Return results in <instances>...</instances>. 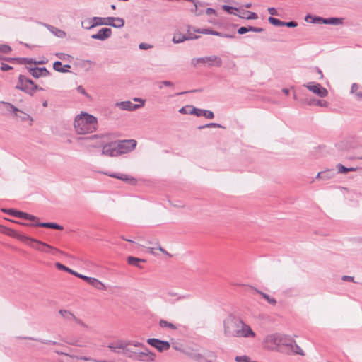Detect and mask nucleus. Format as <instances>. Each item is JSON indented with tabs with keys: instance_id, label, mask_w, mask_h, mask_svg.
<instances>
[{
	"instance_id": "nucleus-36",
	"label": "nucleus",
	"mask_w": 362,
	"mask_h": 362,
	"mask_svg": "<svg viewBox=\"0 0 362 362\" xmlns=\"http://www.w3.org/2000/svg\"><path fill=\"white\" fill-rule=\"evenodd\" d=\"M55 266L59 270L65 271V272H68L69 274H73L75 276L77 275L78 272H76L69 269V267L64 266V264H61L59 262H57L55 264Z\"/></svg>"
},
{
	"instance_id": "nucleus-45",
	"label": "nucleus",
	"mask_w": 362,
	"mask_h": 362,
	"mask_svg": "<svg viewBox=\"0 0 362 362\" xmlns=\"http://www.w3.org/2000/svg\"><path fill=\"white\" fill-rule=\"evenodd\" d=\"M190 30H191V27L189 25L188 30H187V33L185 35V37L187 38V40L198 39L199 37V36L196 35L194 33H192Z\"/></svg>"
},
{
	"instance_id": "nucleus-38",
	"label": "nucleus",
	"mask_w": 362,
	"mask_h": 362,
	"mask_svg": "<svg viewBox=\"0 0 362 362\" xmlns=\"http://www.w3.org/2000/svg\"><path fill=\"white\" fill-rule=\"evenodd\" d=\"M185 40H187L185 35L181 33H176L173 37V42L175 44L183 42Z\"/></svg>"
},
{
	"instance_id": "nucleus-40",
	"label": "nucleus",
	"mask_w": 362,
	"mask_h": 362,
	"mask_svg": "<svg viewBox=\"0 0 362 362\" xmlns=\"http://www.w3.org/2000/svg\"><path fill=\"white\" fill-rule=\"evenodd\" d=\"M293 354H299L300 356H304V351L296 343L295 340L293 339Z\"/></svg>"
},
{
	"instance_id": "nucleus-51",
	"label": "nucleus",
	"mask_w": 362,
	"mask_h": 362,
	"mask_svg": "<svg viewBox=\"0 0 362 362\" xmlns=\"http://www.w3.org/2000/svg\"><path fill=\"white\" fill-rule=\"evenodd\" d=\"M47 62V60H40V61H36L32 58H30L29 59V61H28V64H36V65H39V64H45Z\"/></svg>"
},
{
	"instance_id": "nucleus-23",
	"label": "nucleus",
	"mask_w": 362,
	"mask_h": 362,
	"mask_svg": "<svg viewBox=\"0 0 362 362\" xmlns=\"http://www.w3.org/2000/svg\"><path fill=\"white\" fill-rule=\"evenodd\" d=\"M107 20L108 22L111 23L109 25L110 26H112L114 28H120L124 26V21L122 18L119 17H107Z\"/></svg>"
},
{
	"instance_id": "nucleus-27",
	"label": "nucleus",
	"mask_w": 362,
	"mask_h": 362,
	"mask_svg": "<svg viewBox=\"0 0 362 362\" xmlns=\"http://www.w3.org/2000/svg\"><path fill=\"white\" fill-rule=\"evenodd\" d=\"M33 226L36 227H43V228H52L55 230H63V227L57 223H34Z\"/></svg>"
},
{
	"instance_id": "nucleus-62",
	"label": "nucleus",
	"mask_w": 362,
	"mask_h": 362,
	"mask_svg": "<svg viewBox=\"0 0 362 362\" xmlns=\"http://www.w3.org/2000/svg\"><path fill=\"white\" fill-rule=\"evenodd\" d=\"M12 69H13V67L7 64H4V63L1 64V69L3 71H7L11 70Z\"/></svg>"
},
{
	"instance_id": "nucleus-25",
	"label": "nucleus",
	"mask_w": 362,
	"mask_h": 362,
	"mask_svg": "<svg viewBox=\"0 0 362 362\" xmlns=\"http://www.w3.org/2000/svg\"><path fill=\"white\" fill-rule=\"evenodd\" d=\"M206 59L209 66L220 67L223 63L222 59L216 55L208 56Z\"/></svg>"
},
{
	"instance_id": "nucleus-49",
	"label": "nucleus",
	"mask_w": 362,
	"mask_h": 362,
	"mask_svg": "<svg viewBox=\"0 0 362 362\" xmlns=\"http://www.w3.org/2000/svg\"><path fill=\"white\" fill-rule=\"evenodd\" d=\"M0 52L4 54H8L11 52V47L7 45H0Z\"/></svg>"
},
{
	"instance_id": "nucleus-2",
	"label": "nucleus",
	"mask_w": 362,
	"mask_h": 362,
	"mask_svg": "<svg viewBox=\"0 0 362 362\" xmlns=\"http://www.w3.org/2000/svg\"><path fill=\"white\" fill-rule=\"evenodd\" d=\"M266 342L270 344L268 346L270 350L288 355L293 354V339L289 336L281 334H270L266 337Z\"/></svg>"
},
{
	"instance_id": "nucleus-29",
	"label": "nucleus",
	"mask_w": 362,
	"mask_h": 362,
	"mask_svg": "<svg viewBox=\"0 0 362 362\" xmlns=\"http://www.w3.org/2000/svg\"><path fill=\"white\" fill-rule=\"evenodd\" d=\"M146 262V260L144 259H140V258L134 257H132V256H129V257H127V262L129 264L136 266V267H139V268H141V266L139 265V263L140 262Z\"/></svg>"
},
{
	"instance_id": "nucleus-30",
	"label": "nucleus",
	"mask_w": 362,
	"mask_h": 362,
	"mask_svg": "<svg viewBox=\"0 0 362 362\" xmlns=\"http://www.w3.org/2000/svg\"><path fill=\"white\" fill-rule=\"evenodd\" d=\"M255 291L260 294L262 298L265 299L270 305H275L276 304V300L275 298L270 297L269 295L260 291L258 289L255 288Z\"/></svg>"
},
{
	"instance_id": "nucleus-59",
	"label": "nucleus",
	"mask_w": 362,
	"mask_h": 362,
	"mask_svg": "<svg viewBox=\"0 0 362 362\" xmlns=\"http://www.w3.org/2000/svg\"><path fill=\"white\" fill-rule=\"evenodd\" d=\"M298 25V23L296 21H289V22H284L283 26H287L288 28H295Z\"/></svg>"
},
{
	"instance_id": "nucleus-32",
	"label": "nucleus",
	"mask_w": 362,
	"mask_h": 362,
	"mask_svg": "<svg viewBox=\"0 0 362 362\" xmlns=\"http://www.w3.org/2000/svg\"><path fill=\"white\" fill-rule=\"evenodd\" d=\"M90 285L93 286L95 288L98 290H105L106 286L99 280H98L95 278H92V280L90 283H89Z\"/></svg>"
},
{
	"instance_id": "nucleus-26",
	"label": "nucleus",
	"mask_w": 362,
	"mask_h": 362,
	"mask_svg": "<svg viewBox=\"0 0 362 362\" xmlns=\"http://www.w3.org/2000/svg\"><path fill=\"white\" fill-rule=\"evenodd\" d=\"M350 93L351 95H354L357 100H361L362 99V90L358 83H354L352 84Z\"/></svg>"
},
{
	"instance_id": "nucleus-31",
	"label": "nucleus",
	"mask_w": 362,
	"mask_h": 362,
	"mask_svg": "<svg viewBox=\"0 0 362 362\" xmlns=\"http://www.w3.org/2000/svg\"><path fill=\"white\" fill-rule=\"evenodd\" d=\"M323 23L329 24L334 25H338L342 24V19L339 18H328L323 20Z\"/></svg>"
},
{
	"instance_id": "nucleus-4",
	"label": "nucleus",
	"mask_w": 362,
	"mask_h": 362,
	"mask_svg": "<svg viewBox=\"0 0 362 362\" xmlns=\"http://www.w3.org/2000/svg\"><path fill=\"white\" fill-rule=\"evenodd\" d=\"M18 238L23 243L42 252L49 253L52 252H60L58 249L54 248L45 243L35 238H29L22 234H19L18 235Z\"/></svg>"
},
{
	"instance_id": "nucleus-44",
	"label": "nucleus",
	"mask_w": 362,
	"mask_h": 362,
	"mask_svg": "<svg viewBox=\"0 0 362 362\" xmlns=\"http://www.w3.org/2000/svg\"><path fill=\"white\" fill-rule=\"evenodd\" d=\"M55 55L57 58L63 61L70 62L71 59L72 58L70 55L62 52L56 53Z\"/></svg>"
},
{
	"instance_id": "nucleus-16",
	"label": "nucleus",
	"mask_w": 362,
	"mask_h": 362,
	"mask_svg": "<svg viewBox=\"0 0 362 362\" xmlns=\"http://www.w3.org/2000/svg\"><path fill=\"white\" fill-rule=\"evenodd\" d=\"M144 351H137L133 360L141 361H153L155 354L151 351H148L146 347H144Z\"/></svg>"
},
{
	"instance_id": "nucleus-54",
	"label": "nucleus",
	"mask_w": 362,
	"mask_h": 362,
	"mask_svg": "<svg viewBox=\"0 0 362 362\" xmlns=\"http://www.w3.org/2000/svg\"><path fill=\"white\" fill-rule=\"evenodd\" d=\"M163 86L173 87L174 83L170 81H163L159 84V88H162Z\"/></svg>"
},
{
	"instance_id": "nucleus-41",
	"label": "nucleus",
	"mask_w": 362,
	"mask_h": 362,
	"mask_svg": "<svg viewBox=\"0 0 362 362\" xmlns=\"http://www.w3.org/2000/svg\"><path fill=\"white\" fill-rule=\"evenodd\" d=\"M18 117L21 119V121L25 122V121H33L32 117L26 114L21 110V112H17Z\"/></svg>"
},
{
	"instance_id": "nucleus-57",
	"label": "nucleus",
	"mask_w": 362,
	"mask_h": 362,
	"mask_svg": "<svg viewBox=\"0 0 362 362\" xmlns=\"http://www.w3.org/2000/svg\"><path fill=\"white\" fill-rule=\"evenodd\" d=\"M222 8H223V10H224L225 11H227L228 13H231V14H232V13H233V11H234V10H236V8H235L232 7V6H228V5H223V6H222Z\"/></svg>"
},
{
	"instance_id": "nucleus-14",
	"label": "nucleus",
	"mask_w": 362,
	"mask_h": 362,
	"mask_svg": "<svg viewBox=\"0 0 362 362\" xmlns=\"http://www.w3.org/2000/svg\"><path fill=\"white\" fill-rule=\"evenodd\" d=\"M132 344L134 346H142V344H141L139 342H135V341H132L118 340L117 341L110 344L107 346L110 349H122V353L127 345H132Z\"/></svg>"
},
{
	"instance_id": "nucleus-53",
	"label": "nucleus",
	"mask_w": 362,
	"mask_h": 362,
	"mask_svg": "<svg viewBox=\"0 0 362 362\" xmlns=\"http://www.w3.org/2000/svg\"><path fill=\"white\" fill-rule=\"evenodd\" d=\"M76 276L84 280L88 284L90 283L92 278H93V277L86 276L81 274L79 273H77V275Z\"/></svg>"
},
{
	"instance_id": "nucleus-50",
	"label": "nucleus",
	"mask_w": 362,
	"mask_h": 362,
	"mask_svg": "<svg viewBox=\"0 0 362 362\" xmlns=\"http://www.w3.org/2000/svg\"><path fill=\"white\" fill-rule=\"evenodd\" d=\"M24 339H30V340H35V341H40L42 343L48 344H57L55 341H51V340H41L40 339H35V338H33V337H25Z\"/></svg>"
},
{
	"instance_id": "nucleus-63",
	"label": "nucleus",
	"mask_w": 362,
	"mask_h": 362,
	"mask_svg": "<svg viewBox=\"0 0 362 362\" xmlns=\"http://www.w3.org/2000/svg\"><path fill=\"white\" fill-rule=\"evenodd\" d=\"M30 58H17V61L21 64H28V61Z\"/></svg>"
},
{
	"instance_id": "nucleus-20",
	"label": "nucleus",
	"mask_w": 362,
	"mask_h": 362,
	"mask_svg": "<svg viewBox=\"0 0 362 362\" xmlns=\"http://www.w3.org/2000/svg\"><path fill=\"white\" fill-rule=\"evenodd\" d=\"M115 106L119 107L121 110L127 111L136 110L141 107V105L134 104L131 101L117 102Z\"/></svg>"
},
{
	"instance_id": "nucleus-10",
	"label": "nucleus",
	"mask_w": 362,
	"mask_h": 362,
	"mask_svg": "<svg viewBox=\"0 0 362 362\" xmlns=\"http://www.w3.org/2000/svg\"><path fill=\"white\" fill-rule=\"evenodd\" d=\"M147 343L156 349L158 351L163 352V351H167L170 349V344L167 341L160 340L156 338H151L147 339Z\"/></svg>"
},
{
	"instance_id": "nucleus-37",
	"label": "nucleus",
	"mask_w": 362,
	"mask_h": 362,
	"mask_svg": "<svg viewBox=\"0 0 362 362\" xmlns=\"http://www.w3.org/2000/svg\"><path fill=\"white\" fill-rule=\"evenodd\" d=\"M105 175L111 177H115V178H117V179H119V180H125V181H129V180H131V181H134V179L131 177V178H129L127 175H117V174H115V173H105Z\"/></svg>"
},
{
	"instance_id": "nucleus-61",
	"label": "nucleus",
	"mask_w": 362,
	"mask_h": 362,
	"mask_svg": "<svg viewBox=\"0 0 362 362\" xmlns=\"http://www.w3.org/2000/svg\"><path fill=\"white\" fill-rule=\"evenodd\" d=\"M248 29L250 31L255 32V33H261L264 30L262 28H257V27H253V26H248Z\"/></svg>"
},
{
	"instance_id": "nucleus-34",
	"label": "nucleus",
	"mask_w": 362,
	"mask_h": 362,
	"mask_svg": "<svg viewBox=\"0 0 362 362\" xmlns=\"http://www.w3.org/2000/svg\"><path fill=\"white\" fill-rule=\"evenodd\" d=\"M59 313L64 319L67 320H74L76 319V316L69 310H60Z\"/></svg>"
},
{
	"instance_id": "nucleus-56",
	"label": "nucleus",
	"mask_w": 362,
	"mask_h": 362,
	"mask_svg": "<svg viewBox=\"0 0 362 362\" xmlns=\"http://www.w3.org/2000/svg\"><path fill=\"white\" fill-rule=\"evenodd\" d=\"M194 32L202 33V34H206V35H211V29H193Z\"/></svg>"
},
{
	"instance_id": "nucleus-64",
	"label": "nucleus",
	"mask_w": 362,
	"mask_h": 362,
	"mask_svg": "<svg viewBox=\"0 0 362 362\" xmlns=\"http://www.w3.org/2000/svg\"><path fill=\"white\" fill-rule=\"evenodd\" d=\"M247 12L249 14L248 16L246 17L247 19H257L258 18L257 15L255 13L249 11Z\"/></svg>"
},
{
	"instance_id": "nucleus-47",
	"label": "nucleus",
	"mask_w": 362,
	"mask_h": 362,
	"mask_svg": "<svg viewBox=\"0 0 362 362\" xmlns=\"http://www.w3.org/2000/svg\"><path fill=\"white\" fill-rule=\"evenodd\" d=\"M211 35H216V36H219V37H228V38H233L234 37L232 35L223 34V33H221L220 32H218V31H216V30H211Z\"/></svg>"
},
{
	"instance_id": "nucleus-48",
	"label": "nucleus",
	"mask_w": 362,
	"mask_h": 362,
	"mask_svg": "<svg viewBox=\"0 0 362 362\" xmlns=\"http://www.w3.org/2000/svg\"><path fill=\"white\" fill-rule=\"evenodd\" d=\"M210 127H217V128H223V127L217 123H209L203 126H200L198 127L199 129H202L204 128H210Z\"/></svg>"
},
{
	"instance_id": "nucleus-42",
	"label": "nucleus",
	"mask_w": 362,
	"mask_h": 362,
	"mask_svg": "<svg viewBox=\"0 0 362 362\" xmlns=\"http://www.w3.org/2000/svg\"><path fill=\"white\" fill-rule=\"evenodd\" d=\"M64 341L69 344H71V345H74V346H80V347L84 346V344L79 339L75 340V339H64Z\"/></svg>"
},
{
	"instance_id": "nucleus-18",
	"label": "nucleus",
	"mask_w": 362,
	"mask_h": 362,
	"mask_svg": "<svg viewBox=\"0 0 362 362\" xmlns=\"http://www.w3.org/2000/svg\"><path fill=\"white\" fill-rule=\"evenodd\" d=\"M28 69L29 73L35 78L50 75L49 71L45 67H30L28 68Z\"/></svg>"
},
{
	"instance_id": "nucleus-19",
	"label": "nucleus",
	"mask_w": 362,
	"mask_h": 362,
	"mask_svg": "<svg viewBox=\"0 0 362 362\" xmlns=\"http://www.w3.org/2000/svg\"><path fill=\"white\" fill-rule=\"evenodd\" d=\"M182 353L194 361H201L203 356L192 347H185L182 349Z\"/></svg>"
},
{
	"instance_id": "nucleus-5",
	"label": "nucleus",
	"mask_w": 362,
	"mask_h": 362,
	"mask_svg": "<svg viewBox=\"0 0 362 362\" xmlns=\"http://www.w3.org/2000/svg\"><path fill=\"white\" fill-rule=\"evenodd\" d=\"M85 141V145L88 147L98 148L103 146L108 141V136L104 134H94L90 136L80 138Z\"/></svg>"
},
{
	"instance_id": "nucleus-15",
	"label": "nucleus",
	"mask_w": 362,
	"mask_h": 362,
	"mask_svg": "<svg viewBox=\"0 0 362 362\" xmlns=\"http://www.w3.org/2000/svg\"><path fill=\"white\" fill-rule=\"evenodd\" d=\"M356 146V144L351 139L343 140L336 144L337 148L341 152H349Z\"/></svg>"
},
{
	"instance_id": "nucleus-60",
	"label": "nucleus",
	"mask_w": 362,
	"mask_h": 362,
	"mask_svg": "<svg viewBox=\"0 0 362 362\" xmlns=\"http://www.w3.org/2000/svg\"><path fill=\"white\" fill-rule=\"evenodd\" d=\"M250 30L248 29V26H242L238 29V33L240 35L245 34L246 33L249 32Z\"/></svg>"
},
{
	"instance_id": "nucleus-58",
	"label": "nucleus",
	"mask_w": 362,
	"mask_h": 362,
	"mask_svg": "<svg viewBox=\"0 0 362 362\" xmlns=\"http://www.w3.org/2000/svg\"><path fill=\"white\" fill-rule=\"evenodd\" d=\"M139 47L140 49L146 50V49L151 48L152 45L145 43V42H141L139 45Z\"/></svg>"
},
{
	"instance_id": "nucleus-7",
	"label": "nucleus",
	"mask_w": 362,
	"mask_h": 362,
	"mask_svg": "<svg viewBox=\"0 0 362 362\" xmlns=\"http://www.w3.org/2000/svg\"><path fill=\"white\" fill-rule=\"evenodd\" d=\"M111 25L110 22L107 20V18H101V17H93L91 18H86L81 22L82 28L86 30H90L98 25Z\"/></svg>"
},
{
	"instance_id": "nucleus-43",
	"label": "nucleus",
	"mask_w": 362,
	"mask_h": 362,
	"mask_svg": "<svg viewBox=\"0 0 362 362\" xmlns=\"http://www.w3.org/2000/svg\"><path fill=\"white\" fill-rule=\"evenodd\" d=\"M269 22L275 26H283L284 21H280L278 18H275L272 16H270L268 18Z\"/></svg>"
},
{
	"instance_id": "nucleus-52",
	"label": "nucleus",
	"mask_w": 362,
	"mask_h": 362,
	"mask_svg": "<svg viewBox=\"0 0 362 362\" xmlns=\"http://www.w3.org/2000/svg\"><path fill=\"white\" fill-rule=\"evenodd\" d=\"M235 360L236 362H250L249 357L246 356H236Z\"/></svg>"
},
{
	"instance_id": "nucleus-12",
	"label": "nucleus",
	"mask_w": 362,
	"mask_h": 362,
	"mask_svg": "<svg viewBox=\"0 0 362 362\" xmlns=\"http://www.w3.org/2000/svg\"><path fill=\"white\" fill-rule=\"evenodd\" d=\"M102 153L108 156H117L119 155L117 142L105 144L103 147Z\"/></svg>"
},
{
	"instance_id": "nucleus-39",
	"label": "nucleus",
	"mask_w": 362,
	"mask_h": 362,
	"mask_svg": "<svg viewBox=\"0 0 362 362\" xmlns=\"http://www.w3.org/2000/svg\"><path fill=\"white\" fill-rule=\"evenodd\" d=\"M159 325L161 327H168V328H170L171 329H177V326L175 325L174 324L171 323V322H169L165 320H160V322H159Z\"/></svg>"
},
{
	"instance_id": "nucleus-17",
	"label": "nucleus",
	"mask_w": 362,
	"mask_h": 362,
	"mask_svg": "<svg viewBox=\"0 0 362 362\" xmlns=\"http://www.w3.org/2000/svg\"><path fill=\"white\" fill-rule=\"evenodd\" d=\"M112 35V30L108 28H101L96 34L91 35V38L94 40H99L104 41Z\"/></svg>"
},
{
	"instance_id": "nucleus-9",
	"label": "nucleus",
	"mask_w": 362,
	"mask_h": 362,
	"mask_svg": "<svg viewBox=\"0 0 362 362\" xmlns=\"http://www.w3.org/2000/svg\"><path fill=\"white\" fill-rule=\"evenodd\" d=\"M117 143L119 155L127 153L135 148L136 141L134 139L119 141Z\"/></svg>"
},
{
	"instance_id": "nucleus-55",
	"label": "nucleus",
	"mask_w": 362,
	"mask_h": 362,
	"mask_svg": "<svg viewBox=\"0 0 362 362\" xmlns=\"http://www.w3.org/2000/svg\"><path fill=\"white\" fill-rule=\"evenodd\" d=\"M30 86L32 87L33 88V95L34 94V93L37 90H42V88L38 86L37 85H36L33 81H28Z\"/></svg>"
},
{
	"instance_id": "nucleus-33",
	"label": "nucleus",
	"mask_w": 362,
	"mask_h": 362,
	"mask_svg": "<svg viewBox=\"0 0 362 362\" xmlns=\"http://www.w3.org/2000/svg\"><path fill=\"white\" fill-rule=\"evenodd\" d=\"M309 105H317L320 107H327L328 103L325 100L311 99L308 102Z\"/></svg>"
},
{
	"instance_id": "nucleus-3",
	"label": "nucleus",
	"mask_w": 362,
	"mask_h": 362,
	"mask_svg": "<svg viewBox=\"0 0 362 362\" xmlns=\"http://www.w3.org/2000/svg\"><path fill=\"white\" fill-rule=\"evenodd\" d=\"M74 126L78 134L93 132L97 128V119L88 113H81L75 118Z\"/></svg>"
},
{
	"instance_id": "nucleus-6",
	"label": "nucleus",
	"mask_w": 362,
	"mask_h": 362,
	"mask_svg": "<svg viewBox=\"0 0 362 362\" xmlns=\"http://www.w3.org/2000/svg\"><path fill=\"white\" fill-rule=\"evenodd\" d=\"M179 112L181 114L195 115L197 117L203 116L207 119H213L214 117V114L212 111L198 109L192 105L182 107L180 109Z\"/></svg>"
},
{
	"instance_id": "nucleus-46",
	"label": "nucleus",
	"mask_w": 362,
	"mask_h": 362,
	"mask_svg": "<svg viewBox=\"0 0 362 362\" xmlns=\"http://www.w3.org/2000/svg\"><path fill=\"white\" fill-rule=\"evenodd\" d=\"M337 169L338 170V173L346 174L349 173V169L347 167L344 166L342 164L339 163L337 165Z\"/></svg>"
},
{
	"instance_id": "nucleus-21",
	"label": "nucleus",
	"mask_w": 362,
	"mask_h": 362,
	"mask_svg": "<svg viewBox=\"0 0 362 362\" xmlns=\"http://www.w3.org/2000/svg\"><path fill=\"white\" fill-rule=\"evenodd\" d=\"M335 175L336 172L334 170H327L325 171L318 173L316 178L322 180H327L334 177Z\"/></svg>"
},
{
	"instance_id": "nucleus-13",
	"label": "nucleus",
	"mask_w": 362,
	"mask_h": 362,
	"mask_svg": "<svg viewBox=\"0 0 362 362\" xmlns=\"http://www.w3.org/2000/svg\"><path fill=\"white\" fill-rule=\"evenodd\" d=\"M2 211L5 213L9 214L10 215H11L14 217H18L20 218H23V219L29 220V221H37L38 220V218L37 216H35L33 215L29 214L25 212L21 211H18V210H15V209H3Z\"/></svg>"
},
{
	"instance_id": "nucleus-35",
	"label": "nucleus",
	"mask_w": 362,
	"mask_h": 362,
	"mask_svg": "<svg viewBox=\"0 0 362 362\" xmlns=\"http://www.w3.org/2000/svg\"><path fill=\"white\" fill-rule=\"evenodd\" d=\"M1 103L4 105V107L8 111L13 112L15 114V116H18L17 112H21L20 110H18L17 107H16L10 103L2 101L1 102Z\"/></svg>"
},
{
	"instance_id": "nucleus-22",
	"label": "nucleus",
	"mask_w": 362,
	"mask_h": 362,
	"mask_svg": "<svg viewBox=\"0 0 362 362\" xmlns=\"http://www.w3.org/2000/svg\"><path fill=\"white\" fill-rule=\"evenodd\" d=\"M138 347L139 346H134L133 344L132 345H127L122 352V354L127 357L134 359V355H136V353H137V351H138L136 350V348H138ZM141 347H143V345Z\"/></svg>"
},
{
	"instance_id": "nucleus-28",
	"label": "nucleus",
	"mask_w": 362,
	"mask_h": 362,
	"mask_svg": "<svg viewBox=\"0 0 362 362\" xmlns=\"http://www.w3.org/2000/svg\"><path fill=\"white\" fill-rule=\"evenodd\" d=\"M69 68H71V66L69 64H65L64 66H62V64L60 61H56L53 64V69L58 72L67 73L69 71L68 70Z\"/></svg>"
},
{
	"instance_id": "nucleus-1",
	"label": "nucleus",
	"mask_w": 362,
	"mask_h": 362,
	"mask_svg": "<svg viewBox=\"0 0 362 362\" xmlns=\"http://www.w3.org/2000/svg\"><path fill=\"white\" fill-rule=\"evenodd\" d=\"M223 333L226 337L253 338L256 336L250 325L233 314H229L223 320Z\"/></svg>"
},
{
	"instance_id": "nucleus-11",
	"label": "nucleus",
	"mask_w": 362,
	"mask_h": 362,
	"mask_svg": "<svg viewBox=\"0 0 362 362\" xmlns=\"http://www.w3.org/2000/svg\"><path fill=\"white\" fill-rule=\"evenodd\" d=\"M29 81L32 80L21 74L18 77V81L16 86V88L21 90L25 93H28L30 95H33V88L30 86V83L28 82Z\"/></svg>"
},
{
	"instance_id": "nucleus-8",
	"label": "nucleus",
	"mask_w": 362,
	"mask_h": 362,
	"mask_svg": "<svg viewBox=\"0 0 362 362\" xmlns=\"http://www.w3.org/2000/svg\"><path fill=\"white\" fill-rule=\"evenodd\" d=\"M303 86L306 87L310 91L320 98L327 97L328 95V90L325 88L322 87L320 83L310 82L304 84Z\"/></svg>"
},
{
	"instance_id": "nucleus-24",
	"label": "nucleus",
	"mask_w": 362,
	"mask_h": 362,
	"mask_svg": "<svg viewBox=\"0 0 362 362\" xmlns=\"http://www.w3.org/2000/svg\"><path fill=\"white\" fill-rule=\"evenodd\" d=\"M44 25L49 30L50 33H52L54 35H55L57 37L59 38H64L66 37V33L60 30L54 26L48 25V24H44Z\"/></svg>"
}]
</instances>
